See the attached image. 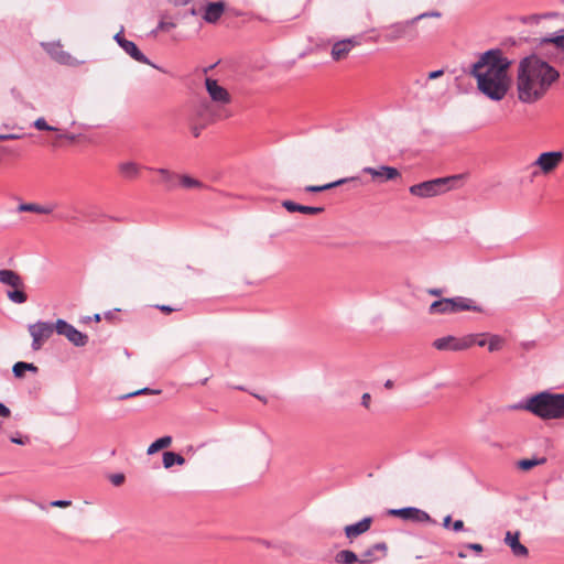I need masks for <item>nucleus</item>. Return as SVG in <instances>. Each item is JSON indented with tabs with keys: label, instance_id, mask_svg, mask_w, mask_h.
<instances>
[{
	"label": "nucleus",
	"instance_id": "obj_48",
	"mask_svg": "<svg viewBox=\"0 0 564 564\" xmlns=\"http://www.w3.org/2000/svg\"><path fill=\"white\" fill-rule=\"evenodd\" d=\"M443 73H444V72H443L442 69L433 70V72L429 73L427 78H429V79H435V78H438V77H441V76L443 75Z\"/></svg>",
	"mask_w": 564,
	"mask_h": 564
},
{
	"label": "nucleus",
	"instance_id": "obj_37",
	"mask_svg": "<svg viewBox=\"0 0 564 564\" xmlns=\"http://www.w3.org/2000/svg\"><path fill=\"white\" fill-rule=\"evenodd\" d=\"M467 336H473L475 338L474 339L475 341L473 343V346L477 345L479 347H484L488 343V339H486L487 338V333H482V334H468Z\"/></svg>",
	"mask_w": 564,
	"mask_h": 564
},
{
	"label": "nucleus",
	"instance_id": "obj_36",
	"mask_svg": "<svg viewBox=\"0 0 564 564\" xmlns=\"http://www.w3.org/2000/svg\"><path fill=\"white\" fill-rule=\"evenodd\" d=\"M542 43H551L554 44L557 48L564 50V35L545 37L542 40Z\"/></svg>",
	"mask_w": 564,
	"mask_h": 564
},
{
	"label": "nucleus",
	"instance_id": "obj_28",
	"mask_svg": "<svg viewBox=\"0 0 564 564\" xmlns=\"http://www.w3.org/2000/svg\"><path fill=\"white\" fill-rule=\"evenodd\" d=\"M172 444L171 436H163L154 441L147 449L148 455H153L160 449L166 448Z\"/></svg>",
	"mask_w": 564,
	"mask_h": 564
},
{
	"label": "nucleus",
	"instance_id": "obj_31",
	"mask_svg": "<svg viewBox=\"0 0 564 564\" xmlns=\"http://www.w3.org/2000/svg\"><path fill=\"white\" fill-rule=\"evenodd\" d=\"M26 371L35 372V365L19 361V362H15L12 367V372H13L14 377L19 378V379L23 378Z\"/></svg>",
	"mask_w": 564,
	"mask_h": 564
},
{
	"label": "nucleus",
	"instance_id": "obj_42",
	"mask_svg": "<svg viewBox=\"0 0 564 564\" xmlns=\"http://www.w3.org/2000/svg\"><path fill=\"white\" fill-rule=\"evenodd\" d=\"M18 210H19L20 213H22V212H31V213H33V212H35V204H33V203H29V204H21V205L18 207Z\"/></svg>",
	"mask_w": 564,
	"mask_h": 564
},
{
	"label": "nucleus",
	"instance_id": "obj_57",
	"mask_svg": "<svg viewBox=\"0 0 564 564\" xmlns=\"http://www.w3.org/2000/svg\"><path fill=\"white\" fill-rule=\"evenodd\" d=\"M4 139H7V135L0 134V140H4Z\"/></svg>",
	"mask_w": 564,
	"mask_h": 564
},
{
	"label": "nucleus",
	"instance_id": "obj_53",
	"mask_svg": "<svg viewBox=\"0 0 564 564\" xmlns=\"http://www.w3.org/2000/svg\"><path fill=\"white\" fill-rule=\"evenodd\" d=\"M30 335L33 337V344H35V325L29 326Z\"/></svg>",
	"mask_w": 564,
	"mask_h": 564
},
{
	"label": "nucleus",
	"instance_id": "obj_22",
	"mask_svg": "<svg viewBox=\"0 0 564 564\" xmlns=\"http://www.w3.org/2000/svg\"><path fill=\"white\" fill-rule=\"evenodd\" d=\"M387 550L388 547L384 542L373 544L360 555L359 564H370L372 562L378 561L379 557L376 556V552H381V556L383 557L387 554Z\"/></svg>",
	"mask_w": 564,
	"mask_h": 564
},
{
	"label": "nucleus",
	"instance_id": "obj_18",
	"mask_svg": "<svg viewBox=\"0 0 564 564\" xmlns=\"http://www.w3.org/2000/svg\"><path fill=\"white\" fill-rule=\"evenodd\" d=\"M505 543L510 547L512 554L516 557H527L529 550L525 545L520 542V532L508 531L505 535Z\"/></svg>",
	"mask_w": 564,
	"mask_h": 564
},
{
	"label": "nucleus",
	"instance_id": "obj_6",
	"mask_svg": "<svg viewBox=\"0 0 564 564\" xmlns=\"http://www.w3.org/2000/svg\"><path fill=\"white\" fill-rule=\"evenodd\" d=\"M460 178L462 175L434 178L410 186L409 192L421 198L434 197L453 188L454 183Z\"/></svg>",
	"mask_w": 564,
	"mask_h": 564
},
{
	"label": "nucleus",
	"instance_id": "obj_17",
	"mask_svg": "<svg viewBox=\"0 0 564 564\" xmlns=\"http://www.w3.org/2000/svg\"><path fill=\"white\" fill-rule=\"evenodd\" d=\"M371 523L372 518L366 517L356 523L346 525L344 528L346 538L352 543L355 539L370 530Z\"/></svg>",
	"mask_w": 564,
	"mask_h": 564
},
{
	"label": "nucleus",
	"instance_id": "obj_23",
	"mask_svg": "<svg viewBox=\"0 0 564 564\" xmlns=\"http://www.w3.org/2000/svg\"><path fill=\"white\" fill-rule=\"evenodd\" d=\"M282 206L290 213L299 212V213L308 214V215H317V214H321L324 212L323 207H312V206L300 205L292 200H284L282 203Z\"/></svg>",
	"mask_w": 564,
	"mask_h": 564
},
{
	"label": "nucleus",
	"instance_id": "obj_43",
	"mask_svg": "<svg viewBox=\"0 0 564 564\" xmlns=\"http://www.w3.org/2000/svg\"><path fill=\"white\" fill-rule=\"evenodd\" d=\"M174 28H175V24L173 22H165V21H161L158 26V29L162 30V31H170Z\"/></svg>",
	"mask_w": 564,
	"mask_h": 564
},
{
	"label": "nucleus",
	"instance_id": "obj_51",
	"mask_svg": "<svg viewBox=\"0 0 564 564\" xmlns=\"http://www.w3.org/2000/svg\"><path fill=\"white\" fill-rule=\"evenodd\" d=\"M451 523H452V518H451V516H446V517L444 518V521H443V525H444V528H446V529L452 528V527H451Z\"/></svg>",
	"mask_w": 564,
	"mask_h": 564
},
{
	"label": "nucleus",
	"instance_id": "obj_21",
	"mask_svg": "<svg viewBox=\"0 0 564 564\" xmlns=\"http://www.w3.org/2000/svg\"><path fill=\"white\" fill-rule=\"evenodd\" d=\"M37 130H48V131H54L55 132L54 138L48 141V142L52 143L53 147L61 145V141L63 139H67L70 142H74L75 139H76V137L74 134L63 133L59 129L48 126L46 123V121L44 119H42V118H37Z\"/></svg>",
	"mask_w": 564,
	"mask_h": 564
},
{
	"label": "nucleus",
	"instance_id": "obj_30",
	"mask_svg": "<svg viewBox=\"0 0 564 564\" xmlns=\"http://www.w3.org/2000/svg\"><path fill=\"white\" fill-rule=\"evenodd\" d=\"M487 338H488V350L490 352H495V351H499L502 349V347L505 346V338L500 335H497V334H488L487 333Z\"/></svg>",
	"mask_w": 564,
	"mask_h": 564
},
{
	"label": "nucleus",
	"instance_id": "obj_38",
	"mask_svg": "<svg viewBox=\"0 0 564 564\" xmlns=\"http://www.w3.org/2000/svg\"><path fill=\"white\" fill-rule=\"evenodd\" d=\"M441 17H442V13L440 11H430V12H424V13H421V14L414 17L413 20L416 24L420 20H423L426 18H441Z\"/></svg>",
	"mask_w": 564,
	"mask_h": 564
},
{
	"label": "nucleus",
	"instance_id": "obj_45",
	"mask_svg": "<svg viewBox=\"0 0 564 564\" xmlns=\"http://www.w3.org/2000/svg\"><path fill=\"white\" fill-rule=\"evenodd\" d=\"M10 440H11L12 443L19 444V445H23L26 442H30L29 437H24L23 438L22 436H12Z\"/></svg>",
	"mask_w": 564,
	"mask_h": 564
},
{
	"label": "nucleus",
	"instance_id": "obj_11",
	"mask_svg": "<svg viewBox=\"0 0 564 564\" xmlns=\"http://www.w3.org/2000/svg\"><path fill=\"white\" fill-rule=\"evenodd\" d=\"M47 54L57 63L67 66H77L84 63L63 50L61 42L41 43Z\"/></svg>",
	"mask_w": 564,
	"mask_h": 564
},
{
	"label": "nucleus",
	"instance_id": "obj_2",
	"mask_svg": "<svg viewBox=\"0 0 564 564\" xmlns=\"http://www.w3.org/2000/svg\"><path fill=\"white\" fill-rule=\"evenodd\" d=\"M558 77L560 73L538 55L522 58L516 75L518 100L527 105L538 102L549 93Z\"/></svg>",
	"mask_w": 564,
	"mask_h": 564
},
{
	"label": "nucleus",
	"instance_id": "obj_32",
	"mask_svg": "<svg viewBox=\"0 0 564 564\" xmlns=\"http://www.w3.org/2000/svg\"><path fill=\"white\" fill-rule=\"evenodd\" d=\"M348 181H349V178H341L336 182L327 183L325 185H308L304 188V191L308 192V193H319V192L339 186Z\"/></svg>",
	"mask_w": 564,
	"mask_h": 564
},
{
	"label": "nucleus",
	"instance_id": "obj_20",
	"mask_svg": "<svg viewBox=\"0 0 564 564\" xmlns=\"http://www.w3.org/2000/svg\"><path fill=\"white\" fill-rule=\"evenodd\" d=\"M141 165L134 161H122L118 164V172L124 180L132 181L139 177Z\"/></svg>",
	"mask_w": 564,
	"mask_h": 564
},
{
	"label": "nucleus",
	"instance_id": "obj_24",
	"mask_svg": "<svg viewBox=\"0 0 564 564\" xmlns=\"http://www.w3.org/2000/svg\"><path fill=\"white\" fill-rule=\"evenodd\" d=\"M177 185H180L183 188L189 189V188H198L202 189L205 187V185L198 181L197 178H194L187 174H178L177 176Z\"/></svg>",
	"mask_w": 564,
	"mask_h": 564
},
{
	"label": "nucleus",
	"instance_id": "obj_26",
	"mask_svg": "<svg viewBox=\"0 0 564 564\" xmlns=\"http://www.w3.org/2000/svg\"><path fill=\"white\" fill-rule=\"evenodd\" d=\"M184 464H185V458L182 455L174 453V452H164L163 466L165 468H171L174 465L182 466Z\"/></svg>",
	"mask_w": 564,
	"mask_h": 564
},
{
	"label": "nucleus",
	"instance_id": "obj_14",
	"mask_svg": "<svg viewBox=\"0 0 564 564\" xmlns=\"http://www.w3.org/2000/svg\"><path fill=\"white\" fill-rule=\"evenodd\" d=\"M113 39L118 43V45L134 61L152 65L150 61L147 58V56L137 47V45L132 41L126 40L122 36V31L117 33Z\"/></svg>",
	"mask_w": 564,
	"mask_h": 564
},
{
	"label": "nucleus",
	"instance_id": "obj_49",
	"mask_svg": "<svg viewBox=\"0 0 564 564\" xmlns=\"http://www.w3.org/2000/svg\"><path fill=\"white\" fill-rule=\"evenodd\" d=\"M100 319H101L100 314H95L93 317H90V316L84 317L83 321L85 323H88L90 321L100 322Z\"/></svg>",
	"mask_w": 564,
	"mask_h": 564
},
{
	"label": "nucleus",
	"instance_id": "obj_4",
	"mask_svg": "<svg viewBox=\"0 0 564 564\" xmlns=\"http://www.w3.org/2000/svg\"><path fill=\"white\" fill-rule=\"evenodd\" d=\"M523 409L544 419L564 417V393L541 392L527 400Z\"/></svg>",
	"mask_w": 564,
	"mask_h": 564
},
{
	"label": "nucleus",
	"instance_id": "obj_13",
	"mask_svg": "<svg viewBox=\"0 0 564 564\" xmlns=\"http://www.w3.org/2000/svg\"><path fill=\"white\" fill-rule=\"evenodd\" d=\"M360 45L358 36H351L335 42L330 50L333 61L339 62L348 57L354 47Z\"/></svg>",
	"mask_w": 564,
	"mask_h": 564
},
{
	"label": "nucleus",
	"instance_id": "obj_35",
	"mask_svg": "<svg viewBox=\"0 0 564 564\" xmlns=\"http://www.w3.org/2000/svg\"><path fill=\"white\" fill-rule=\"evenodd\" d=\"M10 416H11L10 409L0 402V417L2 419L0 421V431H3V432L6 431V429H4L6 420L10 419Z\"/></svg>",
	"mask_w": 564,
	"mask_h": 564
},
{
	"label": "nucleus",
	"instance_id": "obj_46",
	"mask_svg": "<svg viewBox=\"0 0 564 564\" xmlns=\"http://www.w3.org/2000/svg\"><path fill=\"white\" fill-rule=\"evenodd\" d=\"M464 529V522L462 520H456L452 524V530L455 532L462 531Z\"/></svg>",
	"mask_w": 564,
	"mask_h": 564
},
{
	"label": "nucleus",
	"instance_id": "obj_9",
	"mask_svg": "<svg viewBox=\"0 0 564 564\" xmlns=\"http://www.w3.org/2000/svg\"><path fill=\"white\" fill-rule=\"evenodd\" d=\"M474 339L473 336L456 337L447 335L436 338L432 346L440 351H463L473 347Z\"/></svg>",
	"mask_w": 564,
	"mask_h": 564
},
{
	"label": "nucleus",
	"instance_id": "obj_34",
	"mask_svg": "<svg viewBox=\"0 0 564 564\" xmlns=\"http://www.w3.org/2000/svg\"><path fill=\"white\" fill-rule=\"evenodd\" d=\"M58 207V203L56 200H51L41 205H37V214H52Z\"/></svg>",
	"mask_w": 564,
	"mask_h": 564
},
{
	"label": "nucleus",
	"instance_id": "obj_50",
	"mask_svg": "<svg viewBox=\"0 0 564 564\" xmlns=\"http://www.w3.org/2000/svg\"><path fill=\"white\" fill-rule=\"evenodd\" d=\"M427 293L433 296H440L442 294V290L441 289H429Z\"/></svg>",
	"mask_w": 564,
	"mask_h": 564
},
{
	"label": "nucleus",
	"instance_id": "obj_1",
	"mask_svg": "<svg viewBox=\"0 0 564 564\" xmlns=\"http://www.w3.org/2000/svg\"><path fill=\"white\" fill-rule=\"evenodd\" d=\"M510 66L511 61L501 50H488L471 65L469 75L476 79L479 93L498 102L506 98L510 89Z\"/></svg>",
	"mask_w": 564,
	"mask_h": 564
},
{
	"label": "nucleus",
	"instance_id": "obj_16",
	"mask_svg": "<svg viewBox=\"0 0 564 564\" xmlns=\"http://www.w3.org/2000/svg\"><path fill=\"white\" fill-rule=\"evenodd\" d=\"M364 173H367L372 176L373 180L382 183L387 181H392L400 176V172L392 166L381 165L379 167H364Z\"/></svg>",
	"mask_w": 564,
	"mask_h": 564
},
{
	"label": "nucleus",
	"instance_id": "obj_33",
	"mask_svg": "<svg viewBox=\"0 0 564 564\" xmlns=\"http://www.w3.org/2000/svg\"><path fill=\"white\" fill-rule=\"evenodd\" d=\"M545 462H546L545 457H541V458H527V459L519 460L517 463V466H518L519 469L528 471V470L532 469L535 466L543 465Z\"/></svg>",
	"mask_w": 564,
	"mask_h": 564
},
{
	"label": "nucleus",
	"instance_id": "obj_27",
	"mask_svg": "<svg viewBox=\"0 0 564 564\" xmlns=\"http://www.w3.org/2000/svg\"><path fill=\"white\" fill-rule=\"evenodd\" d=\"M162 177V181L165 183L166 187L170 189H173L177 186V176L178 174H175L166 169H158L155 170Z\"/></svg>",
	"mask_w": 564,
	"mask_h": 564
},
{
	"label": "nucleus",
	"instance_id": "obj_54",
	"mask_svg": "<svg viewBox=\"0 0 564 564\" xmlns=\"http://www.w3.org/2000/svg\"><path fill=\"white\" fill-rule=\"evenodd\" d=\"M192 133L194 134V137H198L200 134V128L199 127H193L192 128Z\"/></svg>",
	"mask_w": 564,
	"mask_h": 564
},
{
	"label": "nucleus",
	"instance_id": "obj_29",
	"mask_svg": "<svg viewBox=\"0 0 564 564\" xmlns=\"http://www.w3.org/2000/svg\"><path fill=\"white\" fill-rule=\"evenodd\" d=\"M55 330L52 324L37 322V346L40 341L50 338Z\"/></svg>",
	"mask_w": 564,
	"mask_h": 564
},
{
	"label": "nucleus",
	"instance_id": "obj_47",
	"mask_svg": "<svg viewBox=\"0 0 564 564\" xmlns=\"http://www.w3.org/2000/svg\"><path fill=\"white\" fill-rule=\"evenodd\" d=\"M370 400H371V397L369 393H364L362 397H361V404L365 406V408H369L370 405Z\"/></svg>",
	"mask_w": 564,
	"mask_h": 564
},
{
	"label": "nucleus",
	"instance_id": "obj_3",
	"mask_svg": "<svg viewBox=\"0 0 564 564\" xmlns=\"http://www.w3.org/2000/svg\"><path fill=\"white\" fill-rule=\"evenodd\" d=\"M205 88L212 102H199L195 109L196 116L208 121L229 118L230 112L225 108L231 101L229 91L210 77L205 79Z\"/></svg>",
	"mask_w": 564,
	"mask_h": 564
},
{
	"label": "nucleus",
	"instance_id": "obj_8",
	"mask_svg": "<svg viewBox=\"0 0 564 564\" xmlns=\"http://www.w3.org/2000/svg\"><path fill=\"white\" fill-rule=\"evenodd\" d=\"M414 26L415 22L413 18L405 21L391 23L384 29V41L388 43H394L404 39L413 41L417 36L416 32L414 31Z\"/></svg>",
	"mask_w": 564,
	"mask_h": 564
},
{
	"label": "nucleus",
	"instance_id": "obj_12",
	"mask_svg": "<svg viewBox=\"0 0 564 564\" xmlns=\"http://www.w3.org/2000/svg\"><path fill=\"white\" fill-rule=\"evenodd\" d=\"M55 329L58 335L65 336L73 345L83 347L87 344L88 337L82 332L77 330L73 325L64 319H57Z\"/></svg>",
	"mask_w": 564,
	"mask_h": 564
},
{
	"label": "nucleus",
	"instance_id": "obj_5",
	"mask_svg": "<svg viewBox=\"0 0 564 564\" xmlns=\"http://www.w3.org/2000/svg\"><path fill=\"white\" fill-rule=\"evenodd\" d=\"M464 311L484 312V308L476 301L465 296L444 297L434 301L430 307L431 315L456 314Z\"/></svg>",
	"mask_w": 564,
	"mask_h": 564
},
{
	"label": "nucleus",
	"instance_id": "obj_56",
	"mask_svg": "<svg viewBox=\"0 0 564 564\" xmlns=\"http://www.w3.org/2000/svg\"><path fill=\"white\" fill-rule=\"evenodd\" d=\"M457 555H458L459 558H465L467 556L466 553L463 552V551L458 552Z\"/></svg>",
	"mask_w": 564,
	"mask_h": 564
},
{
	"label": "nucleus",
	"instance_id": "obj_55",
	"mask_svg": "<svg viewBox=\"0 0 564 564\" xmlns=\"http://www.w3.org/2000/svg\"><path fill=\"white\" fill-rule=\"evenodd\" d=\"M384 387H386L387 389H391V388L393 387V381H392V380H387V381L384 382Z\"/></svg>",
	"mask_w": 564,
	"mask_h": 564
},
{
	"label": "nucleus",
	"instance_id": "obj_52",
	"mask_svg": "<svg viewBox=\"0 0 564 564\" xmlns=\"http://www.w3.org/2000/svg\"><path fill=\"white\" fill-rule=\"evenodd\" d=\"M160 311L164 312V313H171L174 311V308H172L171 306H167V305H161L159 306Z\"/></svg>",
	"mask_w": 564,
	"mask_h": 564
},
{
	"label": "nucleus",
	"instance_id": "obj_39",
	"mask_svg": "<svg viewBox=\"0 0 564 564\" xmlns=\"http://www.w3.org/2000/svg\"><path fill=\"white\" fill-rule=\"evenodd\" d=\"M159 392L160 391H154V390H151L149 388H143V389H140L138 391L127 393V394L122 395L120 399H128V398H132V397H135V395H139V394H144V393H159Z\"/></svg>",
	"mask_w": 564,
	"mask_h": 564
},
{
	"label": "nucleus",
	"instance_id": "obj_7",
	"mask_svg": "<svg viewBox=\"0 0 564 564\" xmlns=\"http://www.w3.org/2000/svg\"><path fill=\"white\" fill-rule=\"evenodd\" d=\"M0 283L10 286V290L7 291V296L12 303L22 304L26 302L25 286L17 272L9 269L0 270Z\"/></svg>",
	"mask_w": 564,
	"mask_h": 564
},
{
	"label": "nucleus",
	"instance_id": "obj_44",
	"mask_svg": "<svg viewBox=\"0 0 564 564\" xmlns=\"http://www.w3.org/2000/svg\"><path fill=\"white\" fill-rule=\"evenodd\" d=\"M466 547L469 550H473L474 552H476L478 554L484 551L482 545L479 543H468V544H466Z\"/></svg>",
	"mask_w": 564,
	"mask_h": 564
},
{
	"label": "nucleus",
	"instance_id": "obj_10",
	"mask_svg": "<svg viewBox=\"0 0 564 564\" xmlns=\"http://www.w3.org/2000/svg\"><path fill=\"white\" fill-rule=\"evenodd\" d=\"M564 160V153L562 151H550L541 153L536 160L532 163L533 167L538 171L533 172V175L538 174H551L553 173Z\"/></svg>",
	"mask_w": 564,
	"mask_h": 564
},
{
	"label": "nucleus",
	"instance_id": "obj_25",
	"mask_svg": "<svg viewBox=\"0 0 564 564\" xmlns=\"http://www.w3.org/2000/svg\"><path fill=\"white\" fill-rule=\"evenodd\" d=\"M335 562L337 564H359V557L350 550H341L336 553Z\"/></svg>",
	"mask_w": 564,
	"mask_h": 564
},
{
	"label": "nucleus",
	"instance_id": "obj_40",
	"mask_svg": "<svg viewBox=\"0 0 564 564\" xmlns=\"http://www.w3.org/2000/svg\"><path fill=\"white\" fill-rule=\"evenodd\" d=\"M109 479L113 486H120L124 481V475L123 474H113L110 476Z\"/></svg>",
	"mask_w": 564,
	"mask_h": 564
},
{
	"label": "nucleus",
	"instance_id": "obj_15",
	"mask_svg": "<svg viewBox=\"0 0 564 564\" xmlns=\"http://www.w3.org/2000/svg\"><path fill=\"white\" fill-rule=\"evenodd\" d=\"M389 513L400 517L403 520H410V521L420 522V523L431 521V517L427 512H425L421 509L414 508V507H408V508H402V509H392L389 511Z\"/></svg>",
	"mask_w": 564,
	"mask_h": 564
},
{
	"label": "nucleus",
	"instance_id": "obj_41",
	"mask_svg": "<svg viewBox=\"0 0 564 564\" xmlns=\"http://www.w3.org/2000/svg\"><path fill=\"white\" fill-rule=\"evenodd\" d=\"M72 505V501L69 500H54L50 502L51 507H58V508H66Z\"/></svg>",
	"mask_w": 564,
	"mask_h": 564
},
{
	"label": "nucleus",
	"instance_id": "obj_19",
	"mask_svg": "<svg viewBox=\"0 0 564 564\" xmlns=\"http://www.w3.org/2000/svg\"><path fill=\"white\" fill-rule=\"evenodd\" d=\"M226 9L224 1L209 2L204 9L203 19L207 23H216L221 18Z\"/></svg>",
	"mask_w": 564,
	"mask_h": 564
}]
</instances>
